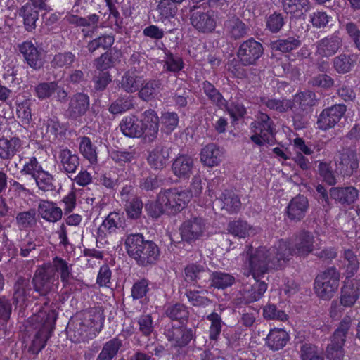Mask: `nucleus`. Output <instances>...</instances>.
<instances>
[{"instance_id":"obj_13","label":"nucleus","mask_w":360,"mask_h":360,"mask_svg":"<svg viewBox=\"0 0 360 360\" xmlns=\"http://www.w3.org/2000/svg\"><path fill=\"white\" fill-rule=\"evenodd\" d=\"M186 280L198 285H205L211 278L210 271L205 266L197 263H191L184 268Z\"/></svg>"},{"instance_id":"obj_24","label":"nucleus","mask_w":360,"mask_h":360,"mask_svg":"<svg viewBox=\"0 0 360 360\" xmlns=\"http://www.w3.org/2000/svg\"><path fill=\"white\" fill-rule=\"evenodd\" d=\"M89 105V100L87 95L77 94L71 98L68 110V115L72 118H77L86 112Z\"/></svg>"},{"instance_id":"obj_20","label":"nucleus","mask_w":360,"mask_h":360,"mask_svg":"<svg viewBox=\"0 0 360 360\" xmlns=\"http://www.w3.org/2000/svg\"><path fill=\"white\" fill-rule=\"evenodd\" d=\"M193 160L188 155L178 156L173 162L172 172L175 176L180 179H186L192 174Z\"/></svg>"},{"instance_id":"obj_35","label":"nucleus","mask_w":360,"mask_h":360,"mask_svg":"<svg viewBox=\"0 0 360 360\" xmlns=\"http://www.w3.org/2000/svg\"><path fill=\"white\" fill-rule=\"evenodd\" d=\"M21 146L19 139H0V157L2 159H10L18 150Z\"/></svg>"},{"instance_id":"obj_18","label":"nucleus","mask_w":360,"mask_h":360,"mask_svg":"<svg viewBox=\"0 0 360 360\" xmlns=\"http://www.w3.org/2000/svg\"><path fill=\"white\" fill-rule=\"evenodd\" d=\"M82 324L92 330L93 334L101 330L104 317L100 308H90L82 313Z\"/></svg>"},{"instance_id":"obj_2","label":"nucleus","mask_w":360,"mask_h":360,"mask_svg":"<svg viewBox=\"0 0 360 360\" xmlns=\"http://www.w3.org/2000/svg\"><path fill=\"white\" fill-rule=\"evenodd\" d=\"M191 195L179 188H171L161 191L155 204L146 205L148 213L158 217L162 213L169 214L181 212L188 203Z\"/></svg>"},{"instance_id":"obj_37","label":"nucleus","mask_w":360,"mask_h":360,"mask_svg":"<svg viewBox=\"0 0 360 360\" xmlns=\"http://www.w3.org/2000/svg\"><path fill=\"white\" fill-rule=\"evenodd\" d=\"M143 84V79L134 72H127L122 79L121 86L127 92L138 91Z\"/></svg>"},{"instance_id":"obj_17","label":"nucleus","mask_w":360,"mask_h":360,"mask_svg":"<svg viewBox=\"0 0 360 360\" xmlns=\"http://www.w3.org/2000/svg\"><path fill=\"white\" fill-rule=\"evenodd\" d=\"M32 287L29 279L24 277H19L13 286V303L20 306L26 304L30 296Z\"/></svg>"},{"instance_id":"obj_6","label":"nucleus","mask_w":360,"mask_h":360,"mask_svg":"<svg viewBox=\"0 0 360 360\" xmlns=\"http://www.w3.org/2000/svg\"><path fill=\"white\" fill-rule=\"evenodd\" d=\"M340 274L334 266L326 269L315 279L314 290L317 296L323 300H330L337 292Z\"/></svg>"},{"instance_id":"obj_54","label":"nucleus","mask_w":360,"mask_h":360,"mask_svg":"<svg viewBox=\"0 0 360 360\" xmlns=\"http://www.w3.org/2000/svg\"><path fill=\"white\" fill-rule=\"evenodd\" d=\"M159 86L156 82H145L139 88V96L143 100H149L153 98L158 90Z\"/></svg>"},{"instance_id":"obj_36","label":"nucleus","mask_w":360,"mask_h":360,"mask_svg":"<svg viewBox=\"0 0 360 360\" xmlns=\"http://www.w3.org/2000/svg\"><path fill=\"white\" fill-rule=\"evenodd\" d=\"M226 32L233 38L239 39L247 34L245 25L238 18H230L224 25Z\"/></svg>"},{"instance_id":"obj_26","label":"nucleus","mask_w":360,"mask_h":360,"mask_svg":"<svg viewBox=\"0 0 360 360\" xmlns=\"http://www.w3.org/2000/svg\"><path fill=\"white\" fill-rule=\"evenodd\" d=\"M358 167L359 162L356 154H344L340 158V161L336 163V173L343 176H350Z\"/></svg>"},{"instance_id":"obj_19","label":"nucleus","mask_w":360,"mask_h":360,"mask_svg":"<svg viewBox=\"0 0 360 360\" xmlns=\"http://www.w3.org/2000/svg\"><path fill=\"white\" fill-rule=\"evenodd\" d=\"M49 264L51 265L54 276H56V272L60 274V281L64 286L70 283V280L73 278L72 264H69L65 259L58 256L54 257L52 262Z\"/></svg>"},{"instance_id":"obj_48","label":"nucleus","mask_w":360,"mask_h":360,"mask_svg":"<svg viewBox=\"0 0 360 360\" xmlns=\"http://www.w3.org/2000/svg\"><path fill=\"white\" fill-rule=\"evenodd\" d=\"M204 91L212 101L219 108L225 106V100L221 94L208 82L203 84Z\"/></svg>"},{"instance_id":"obj_52","label":"nucleus","mask_w":360,"mask_h":360,"mask_svg":"<svg viewBox=\"0 0 360 360\" xmlns=\"http://www.w3.org/2000/svg\"><path fill=\"white\" fill-rule=\"evenodd\" d=\"M172 1V2H170L169 0H162L158 6L160 13L165 18L174 17L176 15L177 8L174 2L180 4L184 1V0Z\"/></svg>"},{"instance_id":"obj_34","label":"nucleus","mask_w":360,"mask_h":360,"mask_svg":"<svg viewBox=\"0 0 360 360\" xmlns=\"http://www.w3.org/2000/svg\"><path fill=\"white\" fill-rule=\"evenodd\" d=\"M295 246L297 254L305 255L313 250L314 236L309 232L302 231L295 238Z\"/></svg>"},{"instance_id":"obj_59","label":"nucleus","mask_w":360,"mask_h":360,"mask_svg":"<svg viewBox=\"0 0 360 360\" xmlns=\"http://www.w3.org/2000/svg\"><path fill=\"white\" fill-rule=\"evenodd\" d=\"M57 84L54 82L41 83L36 87V94L39 99L49 97L56 90Z\"/></svg>"},{"instance_id":"obj_57","label":"nucleus","mask_w":360,"mask_h":360,"mask_svg":"<svg viewBox=\"0 0 360 360\" xmlns=\"http://www.w3.org/2000/svg\"><path fill=\"white\" fill-rule=\"evenodd\" d=\"M42 170L43 169L39 164L37 160L35 158H31L28 162L25 163L22 172L30 175L34 179Z\"/></svg>"},{"instance_id":"obj_63","label":"nucleus","mask_w":360,"mask_h":360,"mask_svg":"<svg viewBox=\"0 0 360 360\" xmlns=\"http://www.w3.org/2000/svg\"><path fill=\"white\" fill-rule=\"evenodd\" d=\"M320 175L323 177V180L330 185L335 184V177L331 167L326 162H320L319 166Z\"/></svg>"},{"instance_id":"obj_33","label":"nucleus","mask_w":360,"mask_h":360,"mask_svg":"<svg viewBox=\"0 0 360 360\" xmlns=\"http://www.w3.org/2000/svg\"><path fill=\"white\" fill-rule=\"evenodd\" d=\"M283 9L295 17L301 16L310 8L309 0H284Z\"/></svg>"},{"instance_id":"obj_4","label":"nucleus","mask_w":360,"mask_h":360,"mask_svg":"<svg viewBox=\"0 0 360 360\" xmlns=\"http://www.w3.org/2000/svg\"><path fill=\"white\" fill-rule=\"evenodd\" d=\"M127 252L141 266L155 264L158 259L160 251L157 245L151 240H145L141 234H131L125 240Z\"/></svg>"},{"instance_id":"obj_10","label":"nucleus","mask_w":360,"mask_h":360,"mask_svg":"<svg viewBox=\"0 0 360 360\" xmlns=\"http://www.w3.org/2000/svg\"><path fill=\"white\" fill-rule=\"evenodd\" d=\"M252 130L254 133L251 136L252 141L257 145H262L273 140L276 129L269 117L260 113L257 120L252 123Z\"/></svg>"},{"instance_id":"obj_16","label":"nucleus","mask_w":360,"mask_h":360,"mask_svg":"<svg viewBox=\"0 0 360 360\" xmlns=\"http://www.w3.org/2000/svg\"><path fill=\"white\" fill-rule=\"evenodd\" d=\"M223 151L215 144L210 143L203 147L200 152V161L209 167H217L223 160Z\"/></svg>"},{"instance_id":"obj_45","label":"nucleus","mask_w":360,"mask_h":360,"mask_svg":"<svg viewBox=\"0 0 360 360\" xmlns=\"http://www.w3.org/2000/svg\"><path fill=\"white\" fill-rule=\"evenodd\" d=\"M20 15L23 17L26 30L31 31L34 29L39 16L38 11L33 10L30 5H25L22 8Z\"/></svg>"},{"instance_id":"obj_7","label":"nucleus","mask_w":360,"mask_h":360,"mask_svg":"<svg viewBox=\"0 0 360 360\" xmlns=\"http://www.w3.org/2000/svg\"><path fill=\"white\" fill-rule=\"evenodd\" d=\"M32 283L34 290L41 296H46L58 284V277L54 276L51 264H44L35 271Z\"/></svg>"},{"instance_id":"obj_29","label":"nucleus","mask_w":360,"mask_h":360,"mask_svg":"<svg viewBox=\"0 0 360 360\" xmlns=\"http://www.w3.org/2000/svg\"><path fill=\"white\" fill-rule=\"evenodd\" d=\"M122 346L123 341L119 337L113 338L103 345L96 360H112Z\"/></svg>"},{"instance_id":"obj_11","label":"nucleus","mask_w":360,"mask_h":360,"mask_svg":"<svg viewBox=\"0 0 360 360\" xmlns=\"http://www.w3.org/2000/svg\"><path fill=\"white\" fill-rule=\"evenodd\" d=\"M262 53V44L254 39H249L240 46L238 57L243 65H248L254 64Z\"/></svg>"},{"instance_id":"obj_23","label":"nucleus","mask_w":360,"mask_h":360,"mask_svg":"<svg viewBox=\"0 0 360 360\" xmlns=\"http://www.w3.org/2000/svg\"><path fill=\"white\" fill-rule=\"evenodd\" d=\"M19 49L31 68L34 69L41 68L42 65V60L37 49L31 41L23 42L20 45Z\"/></svg>"},{"instance_id":"obj_47","label":"nucleus","mask_w":360,"mask_h":360,"mask_svg":"<svg viewBox=\"0 0 360 360\" xmlns=\"http://www.w3.org/2000/svg\"><path fill=\"white\" fill-rule=\"evenodd\" d=\"M222 210H225L229 213H234L239 210L240 207V200L237 195L228 193L224 195L221 199Z\"/></svg>"},{"instance_id":"obj_39","label":"nucleus","mask_w":360,"mask_h":360,"mask_svg":"<svg viewBox=\"0 0 360 360\" xmlns=\"http://www.w3.org/2000/svg\"><path fill=\"white\" fill-rule=\"evenodd\" d=\"M301 360H325L323 352L319 347L311 343H304L300 346Z\"/></svg>"},{"instance_id":"obj_9","label":"nucleus","mask_w":360,"mask_h":360,"mask_svg":"<svg viewBox=\"0 0 360 360\" xmlns=\"http://www.w3.org/2000/svg\"><path fill=\"white\" fill-rule=\"evenodd\" d=\"M314 94L311 91L300 93L295 96L293 103L289 100H278L266 95H263L260 100L261 103L269 109L276 110L279 112H285L297 105L303 107L312 105L314 103Z\"/></svg>"},{"instance_id":"obj_1","label":"nucleus","mask_w":360,"mask_h":360,"mask_svg":"<svg viewBox=\"0 0 360 360\" xmlns=\"http://www.w3.org/2000/svg\"><path fill=\"white\" fill-rule=\"evenodd\" d=\"M293 253L290 243L283 240H279L269 248L247 245L243 254V274L246 277L251 276L254 279V283L244 290V298L248 302L257 301L264 295L267 284L261 281V278L271 270L284 267Z\"/></svg>"},{"instance_id":"obj_40","label":"nucleus","mask_w":360,"mask_h":360,"mask_svg":"<svg viewBox=\"0 0 360 360\" xmlns=\"http://www.w3.org/2000/svg\"><path fill=\"white\" fill-rule=\"evenodd\" d=\"M165 314L172 320L182 322L188 318L189 312L184 304L176 303L169 305L165 310Z\"/></svg>"},{"instance_id":"obj_21","label":"nucleus","mask_w":360,"mask_h":360,"mask_svg":"<svg viewBox=\"0 0 360 360\" xmlns=\"http://www.w3.org/2000/svg\"><path fill=\"white\" fill-rule=\"evenodd\" d=\"M289 340L288 333L281 328L271 329L266 338V344L272 351H278L283 349Z\"/></svg>"},{"instance_id":"obj_25","label":"nucleus","mask_w":360,"mask_h":360,"mask_svg":"<svg viewBox=\"0 0 360 360\" xmlns=\"http://www.w3.org/2000/svg\"><path fill=\"white\" fill-rule=\"evenodd\" d=\"M360 289L352 282H345L341 289L340 303L344 307H352L358 300Z\"/></svg>"},{"instance_id":"obj_41","label":"nucleus","mask_w":360,"mask_h":360,"mask_svg":"<svg viewBox=\"0 0 360 360\" xmlns=\"http://www.w3.org/2000/svg\"><path fill=\"white\" fill-rule=\"evenodd\" d=\"M169 153L167 149L157 148L150 152L148 160L153 167L160 169L166 165Z\"/></svg>"},{"instance_id":"obj_58","label":"nucleus","mask_w":360,"mask_h":360,"mask_svg":"<svg viewBox=\"0 0 360 360\" xmlns=\"http://www.w3.org/2000/svg\"><path fill=\"white\" fill-rule=\"evenodd\" d=\"M178 115L174 112H165L162 116V124L165 130L168 133L174 130L178 125Z\"/></svg>"},{"instance_id":"obj_42","label":"nucleus","mask_w":360,"mask_h":360,"mask_svg":"<svg viewBox=\"0 0 360 360\" xmlns=\"http://www.w3.org/2000/svg\"><path fill=\"white\" fill-rule=\"evenodd\" d=\"M65 19L70 23L74 24L77 26L94 28L97 25L98 16L96 14H92L89 15L87 18H81L72 13H69L65 16Z\"/></svg>"},{"instance_id":"obj_46","label":"nucleus","mask_w":360,"mask_h":360,"mask_svg":"<svg viewBox=\"0 0 360 360\" xmlns=\"http://www.w3.org/2000/svg\"><path fill=\"white\" fill-rule=\"evenodd\" d=\"M344 258L347 262L346 265L347 277H352L359 270V262L357 256L352 250L347 249L344 251Z\"/></svg>"},{"instance_id":"obj_5","label":"nucleus","mask_w":360,"mask_h":360,"mask_svg":"<svg viewBox=\"0 0 360 360\" xmlns=\"http://www.w3.org/2000/svg\"><path fill=\"white\" fill-rule=\"evenodd\" d=\"M57 314L53 309L41 310L32 318L39 326L38 332L34 337L29 352L37 354L46 345L51 333L54 328Z\"/></svg>"},{"instance_id":"obj_12","label":"nucleus","mask_w":360,"mask_h":360,"mask_svg":"<svg viewBox=\"0 0 360 360\" xmlns=\"http://www.w3.org/2000/svg\"><path fill=\"white\" fill-rule=\"evenodd\" d=\"M345 111L346 107L344 105H335L323 110L317 121L318 127L322 130L333 127L340 121Z\"/></svg>"},{"instance_id":"obj_49","label":"nucleus","mask_w":360,"mask_h":360,"mask_svg":"<svg viewBox=\"0 0 360 360\" xmlns=\"http://www.w3.org/2000/svg\"><path fill=\"white\" fill-rule=\"evenodd\" d=\"M207 319L211 322L210 328V338L211 340H216L219 338L221 331V319L220 316L215 312L210 314L207 316Z\"/></svg>"},{"instance_id":"obj_62","label":"nucleus","mask_w":360,"mask_h":360,"mask_svg":"<svg viewBox=\"0 0 360 360\" xmlns=\"http://www.w3.org/2000/svg\"><path fill=\"white\" fill-rule=\"evenodd\" d=\"M17 115L22 124H29L32 119L31 110L27 101L21 103L17 106Z\"/></svg>"},{"instance_id":"obj_3","label":"nucleus","mask_w":360,"mask_h":360,"mask_svg":"<svg viewBox=\"0 0 360 360\" xmlns=\"http://www.w3.org/2000/svg\"><path fill=\"white\" fill-rule=\"evenodd\" d=\"M159 118L153 110H147L140 120L134 116L124 118L120 123L122 133L129 137H140L144 136L149 140L155 137L158 131Z\"/></svg>"},{"instance_id":"obj_53","label":"nucleus","mask_w":360,"mask_h":360,"mask_svg":"<svg viewBox=\"0 0 360 360\" xmlns=\"http://www.w3.org/2000/svg\"><path fill=\"white\" fill-rule=\"evenodd\" d=\"M139 330L144 336L148 337L154 330L153 318L150 314H143L138 318Z\"/></svg>"},{"instance_id":"obj_51","label":"nucleus","mask_w":360,"mask_h":360,"mask_svg":"<svg viewBox=\"0 0 360 360\" xmlns=\"http://www.w3.org/2000/svg\"><path fill=\"white\" fill-rule=\"evenodd\" d=\"M202 233V226H180L179 228L181 239L187 242L199 238Z\"/></svg>"},{"instance_id":"obj_22","label":"nucleus","mask_w":360,"mask_h":360,"mask_svg":"<svg viewBox=\"0 0 360 360\" xmlns=\"http://www.w3.org/2000/svg\"><path fill=\"white\" fill-rule=\"evenodd\" d=\"M166 336L169 341L174 342L175 346L184 347L188 344L193 338L192 329L183 327H172L167 330Z\"/></svg>"},{"instance_id":"obj_44","label":"nucleus","mask_w":360,"mask_h":360,"mask_svg":"<svg viewBox=\"0 0 360 360\" xmlns=\"http://www.w3.org/2000/svg\"><path fill=\"white\" fill-rule=\"evenodd\" d=\"M79 151L84 158L90 163L97 162V153L96 148L93 146L91 140L88 137H83L79 143Z\"/></svg>"},{"instance_id":"obj_27","label":"nucleus","mask_w":360,"mask_h":360,"mask_svg":"<svg viewBox=\"0 0 360 360\" xmlns=\"http://www.w3.org/2000/svg\"><path fill=\"white\" fill-rule=\"evenodd\" d=\"M332 198L342 204L350 205L358 198V191L354 187L332 188L330 191Z\"/></svg>"},{"instance_id":"obj_38","label":"nucleus","mask_w":360,"mask_h":360,"mask_svg":"<svg viewBox=\"0 0 360 360\" xmlns=\"http://www.w3.org/2000/svg\"><path fill=\"white\" fill-rule=\"evenodd\" d=\"M210 280H211V285L218 289L226 288L235 282L233 276L222 271L213 272L211 274Z\"/></svg>"},{"instance_id":"obj_60","label":"nucleus","mask_w":360,"mask_h":360,"mask_svg":"<svg viewBox=\"0 0 360 360\" xmlns=\"http://www.w3.org/2000/svg\"><path fill=\"white\" fill-rule=\"evenodd\" d=\"M39 188L41 190H49L52 188L53 178L50 174L44 169L34 179Z\"/></svg>"},{"instance_id":"obj_55","label":"nucleus","mask_w":360,"mask_h":360,"mask_svg":"<svg viewBox=\"0 0 360 360\" xmlns=\"http://www.w3.org/2000/svg\"><path fill=\"white\" fill-rule=\"evenodd\" d=\"M186 295L188 301L195 307H205L211 302L209 298L198 290H186Z\"/></svg>"},{"instance_id":"obj_64","label":"nucleus","mask_w":360,"mask_h":360,"mask_svg":"<svg viewBox=\"0 0 360 360\" xmlns=\"http://www.w3.org/2000/svg\"><path fill=\"white\" fill-rule=\"evenodd\" d=\"M12 313V305L5 296L0 297V319L8 321Z\"/></svg>"},{"instance_id":"obj_50","label":"nucleus","mask_w":360,"mask_h":360,"mask_svg":"<svg viewBox=\"0 0 360 360\" xmlns=\"http://www.w3.org/2000/svg\"><path fill=\"white\" fill-rule=\"evenodd\" d=\"M264 317L266 319L284 321L287 320L288 315L281 309H278L275 304H268L263 309Z\"/></svg>"},{"instance_id":"obj_56","label":"nucleus","mask_w":360,"mask_h":360,"mask_svg":"<svg viewBox=\"0 0 360 360\" xmlns=\"http://www.w3.org/2000/svg\"><path fill=\"white\" fill-rule=\"evenodd\" d=\"M300 41L290 38L286 40H277L274 41L271 47L274 50H278L282 52H287L297 48L300 46Z\"/></svg>"},{"instance_id":"obj_28","label":"nucleus","mask_w":360,"mask_h":360,"mask_svg":"<svg viewBox=\"0 0 360 360\" xmlns=\"http://www.w3.org/2000/svg\"><path fill=\"white\" fill-rule=\"evenodd\" d=\"M68 335L74 342L86 341L89 335L93 333L92 330L82 324V320L73 323H69L67 328Z\"/></svg>"},{"instance_id":"obj_8","label":"nucleus","mask_w":360,"mask_h":360,"mask_svg":"<svg viewBox=\"0 0 360 360\" xmlns=\"http://www.w3.org/2000/svg\"><path fill=\"white\" fill-rule=\"evenodd\" d=\"M351 326V319L345 317L338 328L335 330L330 344L326 348V357L329 360H343L345 351L343 347L345 338Z\"/></svg>"},{"instance_id":"obj_30","label":"nucleus","mask_w":360,"mask_h":360,"mask_svg":"<svg viewBox=\"0 0 360 360\" xmlns=\"http://www.w3.org/2000/svg\"><path fill=\"white\" fill-rule=\"evenodd\" d=\"M57 158L63 169L68 173H73L79 165L78 157L66 148H61L58 152Z\"/></svg>"},{"instance_id":"obj_61","label":"nucleus","mask_w":360,"mask_h":360,"mask_svg":"<svg viewBox=\"0 0 360 360\" xmlns=\"http://www.w3.org/2000/svg\"><path fill=\"white\" fill-rule=\"evenodd\" d=\"M148 282L146 279H142L135 283L131 289V295L134 299H140L143 297L148 290Z\"/></svg>"},{"instance_id":"obj_14","label":"nucleus","mask_w":360,"mask_h":360,"mask_svg":"<svg viewBox=\"0 0 360 360\" xmlns=\"http://www.w3.org/2000/svg\"><path fill=\"white\" fill-rule=\"evenodd\" d=\"M191 23L201 32H212L217 25L214 14L212 11H195L191 16Z\"/></svg>"},{"instance_id":"obj_15","label":"nucleus","mask_w":360,"mask_h":360,"mask_svg":"<svg viewBox=\"0 0 360 360\" xmlns=\"http://www.w3.org/2000/svg\"><path fill=\"white\" fill-rule=\"evenodd\" d=\"M308 207L307 198L297 195L290 201L286 208V216L292 221L297 222L305 216Z\"/></svg>"},{"instance_id":"obj_32","label":"nucleus","mask_w":360,"mask_h":360,"mask_svg":"<svg viewBox=\"0 0 360 360\" xmlns=\"http://www.w3.org/2000/svg\"><path fill=\"white\" fill-rule=\"evenodd\" d=\"M39 212L42 218L49 222H56L62 217L61 209L49 201H43L39 204Z\"/></svg>"},{"instance_id":"obj_31","label":"nucleus","mask_w":360,"mask_h":360,"mask_svg":"<svg viewBox=\"0 0 360 360\" xmlns=\"http://www.w3.org/2000/svg\"><path fill=\"white\" fill-rule=\"evenodd\" d=\"M340 44V39L337 37L323 39L318 44L317 53L321 57L328 58L336 53Z\"/></svg>"},{"instance_id":"obj_43","label":"nucleus","mask_w":360,"mask_h":360,"mask_svg":"<svg viewBox=\"0 0 360 360\" xmlns=\"http://www.w3.org/2000/svg\"><path fill=\"white\" fill-rule=\"evenodd\" d=\"M356 57L354 55H340L334 60V68L339 73H347L354 67Z\"/></svg>"}]
</instances>
